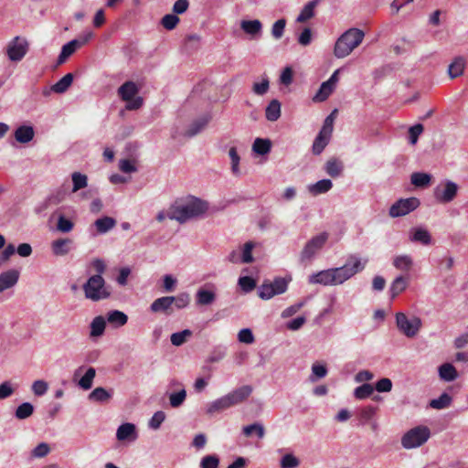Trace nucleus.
Returning <instances> with one entry per match:
<instances>
[{"label": "nucleus", "instance_id": "6e6d98bb", "mask_svg": "<svg viewBox=\"0 0 468 468\" xmlns=\"http://www.w3.org/2000/svg\"><path fill=\"white\" fill-rule=\"evenodd\" d=\"M219 464V458L215 455H206L201 459L200 468H218Z\"/></svg>", "mask_w": 468, "mask_h": 468}, {"label": "nucleus", "instance_id": "774afa93", "mask_svg": "<svg viewBox=\"0 0 468 468\" xmlns=\"http://www.w3.org/2000/svg\"><path fill=\"white\" fill-rule=\"evenodd\" d=\"M374 389L378 392H389L392 389V381L388 378H383L376 383Z\"/></svg>", "mask_w": 468, "mask_h": 468}, {"label": "nucleus", "instance_id": "3c124183", "mask_svg": "<svg viewBox=\"0 0 468 468\" xmlns=\"http://www.w3.org/2000/svg\"><path fill=\"white\" fill-rule=\"evenodd\" d=\"M191 335L192 332L189 329H185L181 332L172 334L170 340L172 345L179 346H182L186 341V337L190 336Z\"/></svg>", "mask_w": 468, "mask_h": 468}, {"label": "nucleus", "instance_id": "13d9d810", "mask_svg": "<svg viewBox=\"0 0 468 468\" xmlns=\"http://www.w3.org/2000/svg\"><path fill=\"white\" fill-rule=\"evenodd\" d=\"M239 285L243 292H250L256 287V282L250 276H242L239 279Z\"/></svg>", "mask_w": 468, "mask_h": 468}, {"label": "nucleus", "instance_id": "052dcab7", "mask_svg": "<svg viewBox=\"0 0 468 468\" xmlns=\"http://www.w3.org/2000/svg\"><path fill=\"white\" fill-rule=\"evenodd\" d=\"M286 26V20L282 18L277 20L271 27V35L274 38L279 39L282 37L284 28Z\"/></svg>", "mask_w": 468, "mask_h": 468}, {"label": "nucleus", "instance_id": "c756f323", "mask_svg": "<svg viewBox=\"0 0 468 468\" xmlns=\"http://www.w3.org/2000/svg\"><path fill=\"white\" fill-rule=\"evenodd\" d=\"M71 243L69 239H58L52 242L51 248L54 255L63 256L69 253V245Z\"/></svg>", "mask_w": 468, "mask_h": 468}, {"label": "nucleus", "instance_id": "8fccbe9b", "mask_svg": "<svg viewBox=\"0 0 468 468\" xmlns=\"http://www.w3.org/2000/svg\"><path fill=\"white\" fill-rule=\"evenodd\" d=\"M327 375V368L324 365L314 363L312 366V374L310 376V380L312 382L316 381L317 379L323 378Z\"/></svg>", "mask_w": 468, "mask_h": 468}, {"label": "nucleus", "instance_id": "58836bf2", "mask_svg": "<svg viewBox=\"0 0 468 468\" xmlns=\"http://www.w3.org/2000/svg\"><path fill=\"white\" fill-rule=\"evenodd\" d=\"M431 181V176L427 173L415 172L410 176L411 184L418 187L427 186Z\"/></svg>", "mask_w": 468, "mask_h": 468}, {"label": "nucleus", "instance_id": "1a4fd4ad", "mask_svg": "<svg viewBox=\"0 0 468 468\" xmlns=\"http://www.w3.org/2000/svg\"><path fill=\"white\" fill-rule=\"evenodd\" d=\"M459 186L451 180H445L438 185L433 190L435 200L441 204L452 202L457 196Z\"/></svg>", "mask_w": 468, "mask_h": 468}, {"label": "nucleus", "instance_id": "bf43d9fd", "mask_svg": "<svg viewBox=\"0 0 468 468\" xmlns=\"http://www.w3.org/2000/svg\"><path fill=\"white\" fill-rule=\"evenodd\" d=\"M165 420V414L162 410H158L154 412L152 418L149 420V427L154 430H157L160 428L161 424Z\"/></svg>", "mask_w": 468, "mask_h": 468}, {"label": "nucleus", "instance_id": "c03bdc74", "mask_svg": "<svg viewBox=\"0 0 468 468\" xmlns=\"http://www.w3.org/2000/svg\"><path fill=\"white\" fill-rule=\"evenodd\" d=\"M242 431H243V434L247 437L251 436L253 432L256 433V435L259 439H262L265 435L264 426L259 422H255L253 424L244 426Z\"/></svg>", "mask_w": 468, "mask_h": 468}, {"label": "nucleus", "instance_id": "a878e982", "mask_svg": "<svg viewBox=\"0 0 468 468\" xmlns=\"http://www.w3.org/2000/svg\"><path fill=\"white\" fill-rule=\"evenodd\" d=\"M408 286V280L400 275L398 276L391 283L389 288L391 299L396 298L399 294L406 290Z\"/></svg>", "mask_w": 468, "mask_h": 468}, {"label": "nucleus", "instance_id": "a211bd4d", "mask_svg": "<svg viewBox=\"0 0 468 468\" xmlns=\"http://www.w3.org/2000/svg\"><path fill=\"white\" fill-rule=\"evenodd\" d=\"M116 437L119 441H133L137 439L135 425L133 423H123L117 429Z\"/></svg>", "mask_w": 468, "mask_h": 468}, {"label": "nucleus", "instance_id": "f03ea898", "mask_svg": "<svg viewBox=\"0 0 468 468\" xmlns=\"http://www.w3.org/2000/svg\"><path fill=\"white\" fill-rule=\"evenodd\" d=\"M365 34L358 28H350L343 33L335 42L334 54L338 58L347 57L356 47H358Z\"/></svg>", "mask_w": 468, "mask_h": 468}, {"label": "nucleus", "instance_id": "ea45409f", "mask_svg": "<svg viewBox=\"0 0 468 468\" xmlns=\"http://www.w3.org/2000/svg\"><path fill=\"white\" fill-rule=\"evenodd\" d=\"M452 400V397L448 393L443 392L439 398L431 399L430 406L435 410H442L448 408Z\"/></svg>", "mask_w": 468, "mask_h": 468}, {"label": "nucleus", "instance_id": "f8f14e48", "mask_svg": "<svg viewBox=\"0 0 468 468\" xmlns=\"http://www.w3.org/2000/svg\"><path fill=\"white\" fill-rule=\"evenodd\" d=\"M28 51V42L18 36L15 37L6 46V55L10 61L18 62Z\"/></svg>", "mask_w": 468, "mask_h": 468}, {"label": "nucleus", "instance_id": "473e14b6", "mask_svg": "<svg viewBox=\"0 0 468 468\" xmlns=\"http://www.w3.org/2000/svg\"><path fill=\"white\" fill-rule=\"evenodd\" d=\"M333 187V183L330 179H322L315 184L309 186V191L316 196L328 192Z\"/></svg>", "mask_w": 468, "mask_h": 468}, {"label": "nucleus", "instance_id": "2eb2a0df", "mask_svg": "<svg viewBox=\"0 0 468 468\" xmlns=\"http://www.w3.org/2000/svg\"><path fill=\"white\" fill-rule=\"evenodd\" d=\"M150 311L154 314L162 313L170 315L174 311L173 299L170 296L155 299L150 305Z\"/></svg>", "mask_w": 468, "mask_h": 468}, {"label": "nucleus", "instance_id": "e433bc0d", "mask_svg": "<svg viewBox=\"0 0 468 468\" xmlns=\"http://www.w3.org/2000/svg\"><path fill=\"white\" fill-rule=\"evenodd\" d=\"M77 43V40L72 39L62 47L60 54L58 58V64L64 63L65 60L76 51V49L79 48Z\"/></svg>", "mask_w": 468, "mask_h": 468}, {"label": "nucleus", "instance_id": "4468645a", "mask_svg": "<svg viewBox=\"0 0 468 468\" xmlns=\"http://www.w3.org/2000/svg\"><path fill=\"white\" fill-rule=\"evenodd\" d=\"M252 393V387L245 385L225 395L229 408L244 402Z\"/></svg>", "mask_w": 468, "mask_h": 468}, {"label": "nucleus", "instance_id": "7c9ffc66", "mask_svg": "<svg viewBox=\"0 0 468 468\" xmlns=\"http://www.w3.org/2000/svg\"><path fill=\"white\" fill-rule=\"evenodd\" d=\"M112 397V392L106 390L104 388L99 387L94 388L89 394V399L95 402H106Z\"/></svg>", "mask_w": 468, "mask_h": 468}, {"label": "nucleus", "instance_id": "7ed1b4c3", "mask_svg": "<svg viewBox=\"0 0 468 468\" xmlns=\"http://www.w3.org/2000/svg\"><path fill=\"white\" fill-rule=\"evenodd\" d=\"M82 288L85 297L93 302L108 299L112 295L110 286L100 274L90 276Z\"/></svg>", "mask_w": 468, "mask_h": 468}, {"label": "nucleus", "instance_id": "423d86ee", "mask_svg": "<svg viewBox=\"0 0 468 468\" xmlns=\"http://www.w3.org/2000/svg\"><path fill=\"white\" fill-rule=\"evenodd\" d=\"M337 110H334L324 121L323 126L316 135L313 145L312 152L315 155H319L329 144L334 131V122Z\"/></svg>", "mask_w": 468, "mask_h": 468}, {"label": "nucleus", "instance_id": "5701e85b", "mask_svg": "<svg viewBox=\"0 0 468 468\" xmlns=\"http://www.w3.org/2000/svg\"><path fill=\"white\" fill-rule=\"evenodd\" d=\"M466 61L463 57H457L449 65L448 74L451 79H455L463 74Z\"/></svg>", "mask_w": 468, "mask_h": 468}, {"label": "nucleus", "instance_id": "37998d69", "mask_svg": "<svg viewBox=\"0 0 468 468\" xmlns=\"http://www.w3.org/2000/svg\"><path fill=\"white\" fill-rule=\"evenodd\" d=\"M334 88L329 85V82H323L316 92V94L314 96V101L322 102L327 100V98L332 94L334 91Z\"/></svg>", "mask_w": 468, "mask_h": 468}, {"label": "nucleus", "instance_id": "79ce46f5", "mask_svg": "<svg viewBox=\"0 0 468 468\" xmlns=\"http://www.w3.org/2000/svg\"><path fill=\"white\" fill-rule=\"evenodd\" d=\"M215 299H216V294H215V292H213L211 291L200 289L197 292V303L198 304H201V305L211 304L215 301Z\"/></svg>", "mask_w": 468, "mask_h": 468}, {"label": "nucleus", "instance_id": "e2e57ef3", "mask_svg": "<svg viewBox=\"0 0 468 468\" xmlns=\"http://www.w3.org/2000/svg\"><path fill=\"white\" fill-rule=\"evenodd\" d=\"M423 132V125L420 123L415 124L409 129V139L411 144H416L419 136Z\"/></svg>", "mask_w": 468, "mask_h": 468}, {"label": "nucleus", "instance_id": "9d476101", "mask_svg": "<svg viewBox=\"0 0 468 468\" xmlns=\"http://www.w3.org/2000/svg\"><path fill=\"white\" fill-rule=\"evenodd\" d=\"M288 281L285 278L277 277L272 282H263L259 287V296L263 300H269L274 295L282 294L288 288Z\"/></svg>", "mask_w": 468, "mask_h": 468}, {"label": "nucleus", "instance_id": "bb28decb", "mask_svg": "<svg viewBox=\"0 0 468 468\" xmlns=\"http://www.w3.org/2000/svg\"><path fill=\"white\" fill-rule=\"evenodd\" d=\"M344 169L343 163L336 158H332L325 163L324 170L332 177L339 176Z\"/></svg>", "mask_w": 468, "mask_h": 468}, {"label": "nucleus", "instance_id": "a19ab883", "mask_svg": "<svg viewBox=\"0 0 468 468\" xmlns=\"http://www.w3.org/2000/svg\"><path fill=\"white\" fill-rule=\"evenodd\" d=\"M72 179V192L75 193L88 186V177L86 175L80 172H74L71 175Z\"/></svg>", "mask_w": 468, "mask_h": 468}, {"label": "nucleus", "instance_id": "603ef678", "mask_svg": "<svg viewBox=\"0 0 468 468\" xmlns=\"http://www.w3.org/2000/svg\"><path fill=\"white\" fill-rule=\"evenodd\" d=\"M180 22L176 14H167L161 19V25L167 30H173Z\"/></svg>", "mask_w": 468, "mask_h": 468}, {"label": "nucleus", "instance_id": "72a5a7b5", "mask_svg": "<svg viewBox=\"0 0 468 468\" xmlns=\"http://www.w3.org/2000/svg\"><path fill=\"white\" fill-rule=\"evenodd\" d=\"M106 326V321L103 316H96L90 323V336H101L103 335Z\"/></svg>", "mask_w": 468, "mask_h": 468}, {"label": "nucleus", "instance_id": "20e7f679", "mask_svg": "<svg viewBox=\"0 0 468 468\" xmlns=\"http://www.w3.org/2000/svg\"><path fill=\"white\" fill-rule=\"evenodd\" d=\"M367 261V260L362 261L361 259L352 255L344 266L332 268L335 285L342 284L356 273L362 271Z\"/></svg>", "mask_w": 468, "mask_h": 468}, {"label": "nucleus", "instance_id": "0eeeda50", "mask_svg": "<svg viewBox=\"0 0 468 468\" xmlns=\"http://www.w3.org/2000/svg\"><path fill=\"white\" fill-rule=\"evenodd\" d=\"M431 437V430L424 425L409 430L401 438V445L405 449H414L423 445Z\"/></svg>", "mask_w": 468, "mask_h": 468}, {"label": "nucleus", "instance_id": "680f3d73", "mask_svg": "<svg viewBox=\"0 0 468 468\" xmlns=\"http://www.w3.org/2000/svg\"><path fill=\"white\" fill-rule=\"evenodd\" d=\"M254 248V243L252 241L246 242L244 244L241 261L243 263H250L253 261L252 250Z\"/></svg>", "mask_w": 468, "mask_h": 468}, {"label": "nucleus", "instance_id": "09e8293b", "mask_svg": "<svg viewBox=\"0 0 468 468\" xmlns=\"http://www.w3.org/2000/svg\"><path fill=\"white\" fill-rule=\"evenodd\" d=\"M96 371L93 367H89L84 376L80 379L79 385L85 390H88L92 386L93 378H95Z\"/></svg>", "mask_w": 468, "mask_h": 468}, {"label": "nucleus", "instance_id": "b1692460", "mask_svg": "<svg viewBox=\"0 0 468 468\" xmlns=\"http://www.w3.org/2000/svg\"><path fill=\"white\" fill-rule=\"evenodd\" d=\"M116 225V220L112 217H102L94 222L97 234H104L113 229Z\"/></svg>", "mask_w": 468, "mask_h": 468}, {"label": "nucleus", "instance_id": "aec40b11", "mask_svg": "<svg viewBox=\"0 0 468 468\" xmlns=\"http://www.w3.org/2000/svg\"><path fill=\"white\" fill-rule=\"evenodd\" d=\"M410 239L413 242H419L422 245H429L431 242L430 232L423 228H414L410 230Z\"/></svg>", "mask_w": 468, "mask_h": 468}, {"label": "nucleus", "instance_id": "f257e3e1", "mask_svg": "<svg viewBox=\"0 0 468 468\" xmlns=\"http://www.w3.org/2000/svg\"><path fill=\"white\" fill-rule=\"evenodd\" d=\"M207 202L195 197H189L183 201H176L167 212V218L184 224L188 220L202 217L207 210Z\"/></svg>", "mask_w": 468, "mask_h": 468}, {"label": "nucleus", "instance_id": "f704fd0d", "mask_svg": "<svg viewBox=\"0 0 468 468\" xmlns=\"http://www.w3.org/2000/svg\"><path fill=\"white\" fill-rule=\"evenodd\" d=\"M265 116L268 121L275 122L281 116V103L272 100L266 108Z\"/></svg>", "mask_w": 468, "mask_h": 468}, {"label": "nucleus", "instance_id": "dca6fc26", "mask_svg": "<svg viewBox=\"0 0 468 468\" xmlns=\"http://www.w3.org/2000/svg\"><path fill=\"white\" fill-rule=\"evenodd\" d=\"M308 282L311 284H321L324 286H334L333 271L331 269L323 270L318 272L313 273L308 278Z\"/></svg>", "mask_w": 468, "mask_h": 468}, {"label": "nucleus", "instance_id": "0e129e2a", "mask_svg": "<svg viewBox=\"0 0 468 468\" xmlns=\"http://www.w3.org/2000/svg\"><path fill=\"white\" fill-rule=\"evenodd\" d=\"M229 155L231 160V170L234 175H238L239 173V156L238 154L236 147H230L229 151Z\"/></svg>", "mask_w": 468, "mask_h": 468}, {"label": "nucleus", "instance_id": "39448f33", "mask_svg": "<svg viewBox=\"0 0 468 468\" xmlns=\"http://www.w3.org/2000/svg\"><path fill=\"white\" fill-rule=\"evenodd\" d=\"M140 89L138 85L132 81H125L117 90L118 96L126 102L125 109L128 111H136L144 104V99L139 96Z\"/></svg>", "mask_w": 468, "mask_h": 468}, {"label": "nucleus", "instance_id": "c85d7f7f", "mask_svg": "<svg viewBox=\"0 0 468 468\" xmlns=\"http://www.w3.org/2000/svg\"><path fill=\"white\" fill-rule=\"evenodd\" d=\"M393 265L401 271L409 272L413 266V261L410 255H399L395 257Z\"/></svg>", "mask_w": 468, "mask_h": 468}, {"label": "nucleus", "instance_id": "a18cd8bd", "mask_svg": "<svg viewBox=\"0 0 468 468\" xmlns=\"http://www.w3.org/2000/svg\"><path fill=\"white\" fill-rule=\"evenodd\" d=\"M34 412V407L29 402L20 404L15 412V416L18 420H25L30 417Z\"/></svg>", "mask_w": 468, "mask_h": 468}, {"label": "nucleus", "instance_id": "69168bd1", "mask_svg": "<svg viewBox=\"0 0 468 468\" xmlns=\"http://www.w3.org/2000/svg\"><path fill=\"white\" fill-rule=\"evenodd\" d=\"M74 225L72 221L66 218L64 216H60L58 220L57 228L63 233H68L72 230Z\"/></svg>", "mask_w": 468, "mask_h": 468}, {"label": "nucleus", "instance_id": "338daca9", "mask_svg": "<svg viewBox=\"0 0 468 468\" xmlns=\"http://www.w3.org/2000/svg\"><path fill=\"white\" fill-rule=\"evenodd\" d=\"M48 385L44 380H36L32 384V391L36 396H43L47 393Z\"/></svg>", "mask_w": 468, "mask_h": 468}, {"label": "nucleus", "instance_id": "412c9836", "mask_svg": "<svg viewBox=\"0 0 468 468\" xmlns=\"http://www.w3.org/2000/svg\"><path fill=\"white\" fill-rule=\"evenodd\" d=\"M321 1L322 0H312L308 2L306 5H304L299 16H297L296 21L303 23L314 17L315 15L314 9Z\"/></svg>", "mask_w": 468, "mask_h": 468}, {"label": "nucleus", "instance_id": "9b49d317", "mask_svg": "<svg viewBox=\"0 0 468 468\" xmlns=\"http://www.w3.org/2000/svg\"><path fill=\"white\" fill-rule=\"evenodd\" d=\"M328 239L326 232L320 233L317 236L313 237L303 247L300 260L302 262L310 261L315 256V254L324 247Z\"/></svg>", "mask_w": 468, "mask_h": 468}, {"label": "nucleus", "instance_id": "5fc2aeb1", "mask_svg": "<svg viewBox=\"0 0 468 468\" xmlns=\"http://www.w3.org/2000/svg\"><path fill=\"white\" fill-rule=\"evenodd\" d=\"M299 464V459L292 453L285 454L281 460V468H296Z\"/></svg>", "mask_w": 468, "mask_h": 468}, {"label": "nucleus", "instance_id": "6e6552de", "mask_svg": "<svg viewBox=\"0 0 468 468\" xmlns=\"http://www.w3.org/2000/svg\"><path fill=\"white\" fill-rule=\"evenodd\" d=\"M396 324L399 330L410 338L417 335L421 327V320L419 317L413 316L410 319L404 313L396 314Z\"/></svg>", "mask_w": 468, "mask_h": 468}, {"label": "nucleus", "instance_id": "de8ad7c7", "mask_svg": "<svg viewBox=\"0 0 468 468\" xmlns=\"http://www.w3.org/2000/svg\"><path fill=\"white\" fill-rule=\"evenodd\" d=\"M208 118H202L200 120L194 122L189 127V129L186 132V136L193 137L198 133H200L208 123Z\"/></svg>", "mask_w": 468, "mask_h": 468}, {"label": "nucleus", "instance_id": "49530a36", "mask_svg": "<svg viewBox=\"0 0 468 468\" xmlns=\"http://www.w3.org/2000/svg\"><path fill=\"white\" fill-rule=\"evenodd\" d=\"M374 392V387L371 384L364 383L354 390V397L356 399H365L370 397Z\"/></svg>", "mask_w": 468, "mask_h": 468}, {"label": "nucleus", "instance_id": "cd10ccee", "mask_svg": "<svg viewBox=\"0 0 468 468\" xmlns=\"http://www.w3.org/2000/svg\"><path fill=\"white\" fill-rule=\"evenodd\" d=\"M107 321L109 324L119 327L124 325L128 321V316L121 311L113 310L107 314Z\"/></svg>", "mask_w": 468, "mask_h": 468}, {"label": "nucleus", "instance_id": "4c0bfd02", "mask_svg": "<svg viewBox=\"0 0 468 468\" xmlns=\"http://www.w3.org/2000/svg\"><path fill=\"white\" fill-rule=\"evenodd\" d=\"M271 149V142L269 139L256 138L252 144L253 152L261 155L268 154Z\"/></svg>", "mask_w": 468, "mask_h": 468}, {"label": "nucleus", "instance_id": "4d7b16f0", "mask_svg": "<svg viewBox=\"0 0 468 468\" xmlns=\"http://www.w3.org/2000/svg\"><path fill=\"white\" fill-rule=\"evenodd\" d=\"M186 397L185 389H181L178 392L172 393L169 397L170 405L173 408H177L183 404Z\"/></svg>", "mask_w": 468, "mask_h": 468}, {"label": "nucleus", "instance_id": "864d4df0", "mask_svg": "<svg viewBox=\"0 0 468 468\" xmlns=\"http://www.w3.org/2000/svg\"><path fill=\"white\" fill-rule=\"evenodd\" d=\"M173 299V307L176 309H183L189 304L190 298L186 292L180 293L176 296H170Z\"/></svg>", "mask_w": 468, "mask_h": 468}, {"label": "nucleus", "instance_id": "c9c22d12", "mask_svg": "<svg viewBox=\"0 0 468 468\" xmlns=\"http://www.w3.org/2000/svg\"><path fill=\"white\" fill-rule=\"evenodd\" d=\"M229 409V405L225 396H222L207 405V413L214 414Z\"/></svg>", "mask_w": 468, "mask_h": 468}, {"label": "nucleus", "instance_id": "393cba45", "mask_svg": "<svg viewBox=\"0 0 468 468\" xmlns=\"http://www.w3.org/2000/svg\"><path fill=\"white\" fill-rule=\"evenodd\" d=\"M439 377L441 380L451 382L458 378L456 368L450 363H444L439 367Z\"/></svg>", "mask_w": 468, "mask_h": 468}, {"label": "nucleus", "instance_id": "4be33fe9", "mask_svg": "<svg viewBox=\"0 0 468 468\" xmlns=\"http://www.w3.org/2000/svg\"><path fill=\"white\" fill-rule=\"evenodd\" d=\"M240 28L248 35L254 37L260 35L262 29V24L260 20H242Z\"/></svg>", "mask_w": 468, "mask_h": 468}, {"label": "nucleus", "instance_id": "f3484780", "mask_svg": "<svg viewBox=\"0 0 468 468\" xmlns=\"http://www.w3.org/2000/svg\"><path fill=\"white\" fill-rule=\"evenodd\" d=\"M19 271L15 269L8 270L0 274V292L15 286L19 279Z\"/></svg>", "mask_w": 468, "mask_h": 468}, {"label": "nucleus", "instance_id": "6ab92c4d", "mask_svg": "<svg viewBox=\"0 0 468 468\" xmlns=\"http://www.w3.org/2000/svg\"><path fill=\"white\" fill-rule=\"evenodd\" d=\"M15 139L20 144H27L33 140L35 131L31 125H21L14 133Z\"/></svg>", "mask_w": 468, "mask_h": 468}, {"label": "nucleus", "instance_id": "ddd939ff", "mask_svg": "<svg viewBox=\"0 0 468 468\" xmlns=\"http://www.w3.org/2000/svg\"><path fill=\"white\" fill-rule=\"evenodd\" d=\"M420 205L417 197L400 198L390 207L388 214L391 218L402 217L415 210Z\"/></svg>", "mask_w": 468, "mask_h": 468}, {"label": "nucleus", "instance_id": "2f4dec72", "mask_svg": "<svg viewBox=\"0 0 468 468\" xmlns=\"http://www.w3.org/2000/svg\"><path fill=\"white\" fill-rule=\"evenodd\" d=\"M72 73H68L65 76H63L58 81L53 84L50 88V90L56 93H63L69 88V86L72 84Z\"/></svg>", "mask_w": 468, "mask_h": 468}]
</instances>
